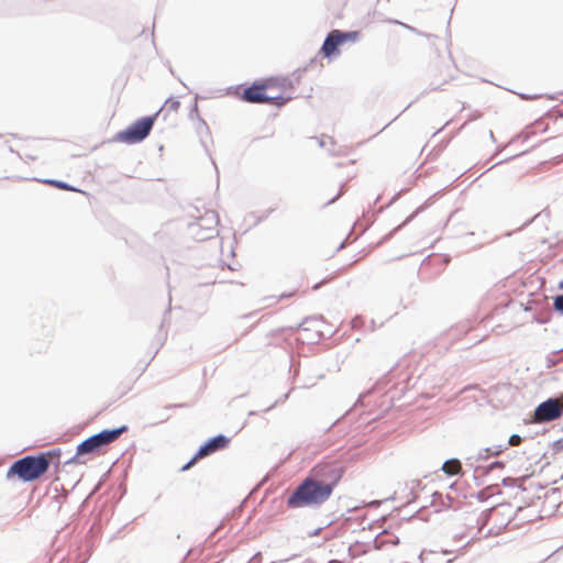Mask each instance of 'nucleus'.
Here are the masks:
<instances>
[{
  "instance_id": "obj_1",
  "label": "nucleus",
  "mask_w": 563,
  "mask_h": 563,
  "mask_svg": "<svg viewBox=\"0 0 563 563\" xmlns=\"http://www.w3.org/2000/svg\"><path fill=\"white\" fill-rule=\"evenodd\" d=\"M55 451H48L38 455H27L15 461L7 472V478H18L22 482H34L42 477L49 468L53 457H58Z\"/></svg>"
},
{
  "instance_id": "obj_2",
  "label": "nucleus",
  "mask_w": 563,
  "mask_h": 563,
  "mask_svg": "<svg viewBox=\"0 0 563 563\" xmlns=\"http://www.w3.org/2000/svg\"><path fill=\"white\" fill-rule=\"evenodd\" d=\"M331 496L330 487L320 485L310 476L294 490L287 500V505L291 508H299L311 505H320Z\"/></svg>"
},
{
  "instance_id": "obj_3",
  "label": "nucleus",
  "mask_w": 563,
  "mask_h": 563,
  "mask_svg": "<svg viewBox=\"0 0 563 563\" xmlns=\"http://www.w3.org/2000/svg\"><path fill=\"white\" fill-rule=\"evenodd\" d=\"M128 428L123 426L113 430H103L100 433L88 438L77 446L76 455L71 459L70 462L80 463V456L100 453L102 448L118 440L119 437Z\"/></svg>"
},
{
  "instance_id": "obj_4",
  "label": "nucleus",
  "mask_w": 563,
  "mask_h": 563,
  "mask_svg": "<svg viewBox=\"0 0 563 563\" xmlns=\"http://www.w3.org/2000/svg\"><path fill=\"white\" fill-rule=\"evenodd\" d=\"M154 122L155 117L141 118L129 125L125 130L118 132L115 140L126 144L139 143L150 134Z\"/></svg>"
},
{
  "instance_id": "obj_5",
  "label": "nucleus",
  "mask_w": 563,
  "mask_h": 563,
  "mask_svg": "<svg viewBox=\"0 0 563 563\" xmlns=\"http://www.w3.org/2000/svg\"><path fill=\"white\" fill-rule=\"evenodd\" d=\"M343 475V468L338 463H319L309 473L314 482L330 487L332 494L334 487L339 484Z\"/></svg>"
},
{
  "instance_id": "obj_6",
  "label": "nucleus",
  "mask_w": 563,
  "mask_h": 563,
  "mask_svg": "<svg viewBox=\"0 0 563 563\" xmlns=\"http://www.w3.org/2000/svg\"><path fill=\"white\" fill-rule=\"evenodd\" d=\"M361 36L357 31L341 32L340 30L331 31L325 37L321 47L324 57H331L339 54V46L346 42H356Z\"/></svg>"
},
{
  "instance_id": "obj_7",
  "label": "nucleus",
  "mask_w": 563,
  "mask_h": 563,
  "mask_svg": "<svg viewBox=\"0 0 563 563\" xmlns=\"http://www.w3.org/2000/svg\"><path fill=\"white\" fill-rule=\"evenodd\" d=\"M263 87H265V98H267L265 103L274 104V106H283L285 104L290 97L287 96L286 90V81L279 80L276 78H266L262 79Z\"/></svg>"
},
{
  "instance_id": "obj_8",
  "label": "nucleus",
  "mask_w": 563,
  "mask_h": 563,
  "mask_svg": "<svg viewBox=\"0 0 563 563\" xmlns=\"http://www.w3.org/2000/svg\"><path fill=\"white\" fill-rule=\"evenodd\" d=\"M562 416V406L558 398H550L541 402L534 410V421L542 423L559 419Z\"/></svg>"
},
{
  "instance_id": "obj_9",
  "label": "nucleus",
  "mask_w": 563,
  "mask_h": 563,
  "mask_svg": "<svg viewBox=\"0 0 563 563\" xmlns=\"http://www.w3.org/2000/svg\"><path fill=\"white\" fill-rule=\"evenodd\" d=\"M229 444V439L222 434L217 435L210 439L205 445H202L195 456L181 467L183 471L189 470L196 462L200 459H203L219 450L227 448Z\"/></svg>"
},
{
  "instance_id": "obj_10",
  "label": "nucleus",
  "mask_w": 563,
  "mask_h": 563,
  "mask_svg": "<svg viewBox=\"0 0 563 563\" xmlns=\"http://www.w3.org/2000/svg\"><path fill=\"white\" fill-rule=\"evenodd\" d=\"M219 219L216 212L207 211L202 217L195 223L196 235L200 240H208L217 233Z\"/></svg>"
},
{
  "instance_id": "obj_11",
  "label": "nucleus",
  "mask_w": 563,
  "mask_h": 563,
  "mask_svg": "<svg viewBox=\"0 0 563 563\" xmlns=\"http://www.w3.org/2000/svg\"><path fill=\"white\" fill-rule=\"evenodd\" d=\"M265 87H263L262 80L254 81L250 87L243 89L240 98L250 103H265Z\"/></svg>"
},
{
  "instance_id": "obj_12",
  "label": "nucleus",
  "mask_w": 563,
  "mask_h": 563,
  "mask_svg": "<svg viewBox=\"0 0 563 563\" xmlns=\"http://www.w3.org/2000/svg\"><path fill=\"white\" fill-rule=\"evenodd\" d=\"M180 108V102L175 98H168L162 108L153 115L156 118H163L167 120L173 114H177Z\"/></svg>"
},
{
  "instance_id": "obj_13",
  "label": "nucleus",
  "mask_w": 563,
  "mask_h": 563,
  "mask_svg": "<svg viewBox=\"0 0 563 563\" xmlns=\"http://www.w3.org/2000/svg\"><path fill=\"white\" fill-rule=\"evenodd\" d=\"M398 543H399V538L394 534H390L387 531H383L375 539V547L377 549H384L388 545H397Z\"/></svg>"
},
{
  "instance_id": "obj_14",
  "label": "nucleus",
  "mask_w": 563,
  "mask_h": 563,
  "mask_svg": "<svg viewBox=\"0 0 563 563\" xmlns=\"http://www.w3.org/2000/svg\"><path fill=\"white\" fill-rule=\"evenodd\" d=\"M462 464L459 460L453 459L444 462L442 465V471L448 475H456L461 472Z\"/></svg>"
},
{
  "instance_id": "obj_15",
  "label": "nucleus",
  "mask_w": 563,
  "mask_h": 563,
  "mask_svg": "<svg viewBox=\"0 0 563 563\" xmlns=\"http://www.w3.org/2000/svg\"><path fill=\"white\" fill-rule=\"evenodd\" d=\"M45 184L53 186L55 188L62 189V190H68L73 191L75 190L71 186H69L66 183L59 181V180H44Z\"/></svg>"
},
{
  "instance_id": "obj_16",
  "label": "nucleus",
  "mask_w": 563,
  "mask_h": 563,
  "mask_svg": "<svg viewBox=\"0 0 563 563\" xmlns=\"http://www.w3.org/2000/svg\"><path fill=\"white\" fill-rule=\"evenodd\" d=\"M554 308L558 311L563 312V295H560V296L555 297V299H554Z\"/></svg>"
},
{
  "instance_id": "obj_17",
  "label": "nucleus",
  "mask_w": 563,
  "mask_h": 563,
  "mask_svg": "<svg viewBox=\"0 0 563 563\" xmlns=\"http://www.w3.org/2000/svg\"><path fill=\"white\" fill-rule=\"evenodd\" d=\"M522 439L520 435L518 434H512L510 438H509V445L511 446H517L521 443Z\"/></svg>"
},
{
  "instance_id": "obj_18",
  "label": "nucleus",
  "mask_w": 563,
  "mask_h": 563,
  "mask_svg": "<svg viewBox=\"0 0 563 563\" xmlns=\"http://www.w3.org/2000/svg\"><path fill=\"white\" fill-rule=\"evenodd\" d=\"M342 192H343L342 188L338 189L336 192L332 197L327 199L325 203L328 205V203L334 202L342 195Z\"/></svg>"
},
{
  "instance_id": "obj_19",
  "label": "nucleus",
  "mask_w": 563,
  "mask_h": 563,
  "mask_svg": "<svg viewBox=\"0 0 563 563\" xmlns=\"http://www.w3.org/2000/svg\"><path fill=\"white\" fill-rule=\"evenodd\" d=\"M340 274H334L331 277H329L325 282H331V280L335 279Z\"/></svg>"
},
{
  "instance_id": "obj_20",
  "label": "nucleus",
  "mask_w": 563,
  "mask_h": 563,
  "mask_svg": "<svg viewBox=\"0 0 563 563\" xmlns=\"http://www.w3.org/2000/svg\"><path fill=\"white\" fill-rule=\"evenodd\" d=\"M559 400H560V402H561L562 411H563V396H562Z\"/></svg>"
},
{
  "instance_id": "obj_21",
  "label": "nucleus",
  "mask_w": 563,
  "mask_h": 563,
  "mask_svg": "<svg viewBox=\"0 0 563 563\" xmlns=\"http://www.w3.org/2000/svg\"><path fill=\"white\" fill-rule=\"evenodd\" d=\"M559 288L563 289V280L559 284Z\"/></svg>"
}]
</instances>
